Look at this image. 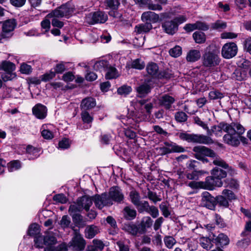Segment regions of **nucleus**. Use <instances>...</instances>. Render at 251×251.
<instances>
[{
    "label": "nucleus",
    "instance_id": "1",
    "mask_svg": "<svg viewBox=\"0 0 251 251\" xmlns=\"http://www.w3.org/2000/svg\"><path fill=\"white\" fill-rule=\"evenodd\" d=\"M34 242L37 248H43L45 246L44 251H54V246L57 243V239L53 233L48 232L45 235L36 237Z\"/></svg>",
    "mask_w": 251,
    "mask_h": 251
},
{
    "label": "nucleus",
    "instance_id": "2",
    "mask_svg": "<svg viewBox=\"0 0 251 251\" xmlns=\"http://www.w3.org/2000/svg\"><path fill=\"white\" fill-rule=\"evenodd\" d=\"M140 105L139 110L134 114L132 120H135L136 123L142 121H147L150 118L153 104L151 102H148L147 100H143L138 101Z\"/></svg>",
    "mask_w": 251,
    "mask_h": 251
},
{
    "label": "nucleus",
    "instance_id": "3",
    "mask_svg": "<svg viewBox=\"0 0 251 251\" xmlns=\"http://www.w3.org/2000/svg\"><path fill=\"white\" fill-rule=\"evenodd\" d=\"M236 127L238 126H236ZM238 131L236 134L234 133V129L231 126H228L226 134L223 136L224 142L231 146L237 147L239 146V135L243 134V129L242 127L238 126Z\"/></svg>",
    "mask_w": 251,
    "mask_h": 251
},
{
    "label": "nucleus",
    "instance_id": "4",
    "mask_svg": "<svg viewBox=\"0 0 251 251\" xmlns=\"http://www.w3.org/2000/svg\"><path fill=\"white\" fill-rule=\"evenodd\" d=\"M211 176H207L211 179L209 181L212 185L210 188L213 190L215 187H221L223 185L221 179L226 176V173L223 169L218 167L214 168L211 172Z\"/></svg>",
    "mask_w": 251,
    "mask_h": 251
},
{
    "label": "nucleus",
    "instance_id": "5",
    "mask_svg": "<svg viewBox=\"0 0 251 251\" xmlns=\"http://www.w3.org/2000/svg\"><path fill=\"white\" fill-rule=\"evenodd\" d=\"M220 61L219 51L215 50L206 51L202 56V64L207 68L218 66Z\"/></svg>",
    "mask_w": 251,
    "mask_h": 251
},
{
    "label": "nucleus",
    "instance_id": "6",
    "mask_svg": "<svg viewBox=\"0 0 251 251\" xmlns=\"http://www.w3.org/2000/svg\"><path fill=\"white\" fill-rule=\"evenodd\" d=\"M74 6L70 3L61 6L47 15L49 18H62L65 17L69 18L74 12Z\"/></svg>",
    "mask_w": 251,
    "mask_h": 251
},
{
    "label": "nucleus",
    "instance_id": "7",
    "mask_svg": "<svg viewBox=\"0 0 251 251\" xmlns=\"http://www.w3.org/2000/svg\"><path fill=\"white\" fill-rule=\"evenodd\" d=\"M193 151L195 152V158L202 161L203 163L208 162V160L205 158L206 156L213 157L215 154L212 150L202 146L194 147Z\"/></svg>",
    "mask_w": 251,
    "mask_h": 251
},
{
    "label": "nucleus",
    "instance_id": "8",
    "mask_svg": "<svg viewBox=\"0 0 251 251\" xmlns=\"http://www.w3.org/2000/svg\"><path fill=\"white\" fill-rule=\"evenodd\" d=\"M108 19L107 15L102 11H97L89 13L85 18V21L90 25L104 23Z\"/></svg>",
    "mask_w": 251,
    "mask_h": 251
},
{
    "label": "nucleus",
    "instance_id": "9",
    "mask_svg": "<svg viewBox=\"0 0 251 251\" xmlns=\"http://www.w3.org/2000/svg\"><path fill=\"white\" fill-rule=\"evenodd\" d=\"M238 51L236 44L233 42L225 44L222 47L221 54L226 59H230L235 56Z\"/></svg>",
    "mask_w": 251,
    "mask_h": 251
},
{
    "label": "nucleus",
    "instance_id": "10",
    "mask_svg": "<svg viewBox=\"0 0 251 251\" xmlns=\"http://www.w3.org/2000/svg\"><path fill=\"white\" fill-rule=\"evenodd\" d=\"M108 198L110 199L112 202L114 201L120 203L124 200V195L120 187L114 186L110 188Z\"/></svg>",
    "mask_w": 251,
    "mask_h": 251
},
{
    "label": "nucleus",
    "instance_id": "11",
    "mask_svg": "<svg viewBox=\"0 0 251 251\" xmlns=\"http://www.w3.org/2000/svg\"><path fill=\"white\" fill-rule=\"evenodd\" d=\"M16 26L14 20H8L5 21L2 25V31L0 34V41L8 37V34L12 32Z\"/></svg>",
    "mask_w": 251,
    "mask_h": 251
},
{
    "label": "nucleus",
    "instance_id": "12",
    "mask_svg": "<svg viewBox=\"0 0 251 251\" xmlns=\"http://www.w3.org/2000/svg\"><path fill=\"white\" fill-rule=\"evenodd\" d=\"M228 126L226 123H221L218 126H213L207 131L208 136L210 137L213 134L217 137H220L222 135L223 131L226 132Z\"/></svg>",
    "mask_w": 251,
    "mask_h": 251
},
{
    "label": "nucleus",
    "instance_id": "13",
    "mask_svg": "<svg viewBox=\"0 0 251 251\" xmlns=\"http://www.w3.org/2000/svg\"><path fill=\"white\" fill-rule=\"evenodd\" d=\"M94 201L96 206L99 209H101L104 206L111 205L113 204L105 193L102 194L101 195L95 196Z\"/></svg>",
    "mask_w": 251,
    "mask_h": 251
},
{
    "label": "nucleus",
    "instance_id": "14",
    "mask_svg": "<svg viewBox=\"0 0 251 251\" xmlns=\"http://www.w3.org/2000/svg\"><path fill=\"white\" fill-rule=\"evenodd\" d=\"M199 144L210 145L214 143L211 137L203 134H191V142Z\"/></svg>",
    "mask_w": 251,
    "mask_h": 251
},
{
    "label": "nucleus",
    "instance_id": "15",
    "mask_svg": "<svg viewBox=\"0 0 251 251\" xmlns=\"http://www.w3.org/2000/svg\"><path fill=\"white\" fill-rule=\"evenodd\" d=\"M135 2L141 7H147L150 10L161 11L162 7L159 4H154L152 0H135Z\"/></svg>",
    "mask_w": 251,
    "mask_h": 251
},
{
    "label": "nucleus",
    "instance_id": "16",
    "mask_svg": "<svg viewBox=\"0 0 251 251\" xmlns=\"http://www.w3.org/2000/svg\"><path fill=\"white\" fill-rule=\"evenodd\" d=\"M47 107L41 103L36 104L32 108V113L38 119H44L47 116Z\"/></svg>",
    "mask_w": 251,
    "mask_h": 251
},
{
    "label": "nucleus",
    "instance_id": "17",
    "mask_svg": "<svg viewBox=\"0 0 251 251\" xmlns=\"http://www.w3.org/2000/svg\"><path fill=\"white\" fill-rule=\"evenodd\" d=\"M208 29V25L200 21H198L194 24H187L184 26V29L187 32H191L195 29L206 30Z\"/></svg>",
    "mask_w": 251,
    "mask_h": 251
},
{
    "label": "nucleus",
    "instance_id": "18",
    "mask_svg": "<svg viewBox=\"0 0 251 251\" xmlns=\"http://www.w3.org/2000/svg\"><path fill=\"white\" fill-rule=\"evenodd\" d=\"M158 100L160 105L164 107L166 109H170L172 107V105L175 101V98L168 94L160 96Z\"/></svg>",
    "mask_w": 251,
    "mask_h": 251
},
{
    "label": "nucleus",
    "instance_id": "19",
    "mask_svg": "<svg viewBox=\"0 0 251 251\" xmlns=\"http://www.w3.org/2000/svg\"><path fill=\"white\" fill-rule=\"evenodd\" d=\"M201 201L203 204L209 209L214 207L216 204V198L212 197L208 192L202 193Z\"/></svg>",
    "mask_w": 251,
    "mask_h": 251
},
{
    "label": "nucleus",
    "instance_id": "20",
    "mask_svg": "<svg viewBox=\"0 0 251 251\" xmlns=\"http://www.w3.org/2000/svg\"><path fill=\"white\" fill-rule=\"evenodd\" d=\"M211 178L206 177L204 181H191L189 183L188 186L193 189L202 188L211 190L212 185L209 181Z\"/></svg>",
    "mask_w": 251,
    "mask_h": 251
},
{
    "label": "nucleus",
    "instance_id": "21",
    "mask_svg": "<svg viewBox=\"0 0 251 251\" xmlns=\"http://www.w3.org/2000/svg\"><path fill=\"white\" fill-rule=\"evenodd\" d=\"M71 245L75 250L82 251L85 247V240L80 235L76 234L73 238Z\"/></svg>",
    "mask_w": 251,
    "mask_h": 251
},
{
    "label": "nucleus",
    "instance_id": "22",
    "mask_svg": "<svg viewBox=\"0 0 251 251\" xmlns=\"http://www.w3.org/2000/svg\"><path fill=\"white\" fill-rule=\"evenodd\" d=\"M162 27L166 33L171 35L175 33L178 29L177 24L173 20L164 22L162 25Z\"/></svg>",
    "mask_w": 251,
    "mask_h": 251
},
{
    "label": "nucleus",
    "instance_id": "23",
    "mask_svg": "<svg viewBox=\"0 0 251 251\" xmlns=\"http://www.w3.org/2000/svg\"><path fill=\"white\" fill-rule=\"evenodd\" d=\"M141 19L144 22L150 21L155 23L160 21V17L158 14L153 12L147 11L142 14Z\"/></svg>",
    "mask_w": 251,
    "mask_h": 251
},
{
    "label": "nucleus",
    "instance_id": "24",
    "mask_svg": "<svg viewBox=\"0 0 251 251\" xmlns=\"http://www.w3.org/2000/svg\"><path fill=\"white\" fill-rule=\"evenodd\" d=\"M79 205L82 209H84L86 211H88L90 207L93 203L92 198L87 196H84L77 200Z\"/></svg>",
    "mask_w": 251,
    "mask_h": 251
},
{
    "label": "nucleus",
    "instance_id": "25",
    "mask_svg": "<svg viewBox=\"0 0 251 251\" xmlns=\"http://www.w3.org/2000/svg\"><path fill=\"white\" fill-rule=\"evenodd\" d=\"M212 242L215 243L217 246L223 247L229 244L228 237L223 233H220L215 238L213 239Z\"/></svg>",
    "mask_w": 251,
    "mask_h": 251
},
{
    "label": "nucleus",
    "instance_id": "26",
    "mask_svg": "<svg viewBox=\"0 0 251 251\" xmlns=\"http://www.w3.org/2000/svg\"><path fill=\"white\" fill-rule=\"evenodd\" d=\"M201 57V53L199 50H191L187 53L186 60L190 62H195L199 60Z\"/></svg>",
    "mask_w": 251,
    "mask_h": 251
},
{
    "label": "nucleus",
    "instance_id": "27",
    "mask_svg": "<svg viewBox=\"0 0 251 251\" xmlns=\"http://www.w3.org/2000/svg\"><path fill=\"white\" fill-rule=\"evenodd\" d=\"M164 145L167 147L169 153L172 152H183L185 151V149L182 147L173 142H164Z\"/></svg>",
    "mask_w": 251,
    "mask_h": 251
},
{
    "label": "nucleus",
    "instance_id": "28",
    "mask_svg": "<svg viewBox=\"0 0 251 251\" xmlns=\"http://www.w3.org/2000/svg\"><path fill=\"white\" fill-rule=\"evenodd\" d=\"M247 72L242 69H237L233 72L230 77L234 80L242 81L247 77Z\"/></svg>",
    "mask_w": 251,
    "mask_h": 251
},
{
    "label": "nucleus",
    "instance_id": "29",
    "mask_svg": "<svg viewBox=\"0 0 251 251\" xmlns=\"http://www.w3.org/2000/svg\"><path fill=\"white\" fill-rule=\"evenodd\" d=\"M96 104V101L92 98H87L83 99L81 103L82 110H87L94 107Z\"/></svg>",
    "mask_w": 251,
    "mask_h": 251
},
{
    "label": "nucleus",
    "instance_id": "30",
    "mask_svg": "<svg viewBox=\"0 0 251 251\" xmlns=\"http://www.w3.org/2000/svg\"><path fill=\"white\" fill-rule=\"evenodd\" d=\"M123 214L124 217L128 220H132L135 218L137 214L136 210L130 206H126L123 210Z\"/></svg>",
    "mask_w": 251,
    "mask_h": 251
},
{
    "label": "nucleus",
    "instance_id": "31",
    "mask_svg": "<svg viewBox=\"0 0 251 251\" xmlns=\"http://www.w3.org/2000/svg\"><path fill=\"white\" fill-rule=\"evenodd\" d=\"M148 74L152 77H159V68L157 65L153 62L149 63L146 67Z\"/></svg>",
    "mask_w": 251,
    "mask_h": 251
},
{
    "label": "nucleus",
    "instance_id": "32",
    "mask_svg": "<svg viewBox=\"0 0 251 251\" xmlns=\"http://www.w3.org/2000/svg\"><path fill=\"white\" fill-rule=\"evenodd\" d=\"M145 63L140 59H136L126 65L128 68H133L138 70H142L145 67Z\"/></svg>",
    "mask_w": 251,
    "mask_h": 251
},
{
    "label": "nucleus",
    "instance_id": "33",
    "mask_svg": "<svg viewBox=\"0 0 251 251\" xmlns=\"http://www.w3.org/2000/svg\"><path fill=\"white\" fill-rule=\"evenodd\" d=\"M15 70V65L8 61H2L0 62V70L3 71L4 72H10L14 71Z\"/></svg>",
    "mask_w": 251,
    "mask_h": 251
},
{
    "label": "nucleus",
    "instance_id": "34",
    "mask_svg": "<svg viewBox=\"0 0 251 251\" xmlns=\"http://www.w3.org/2000/svg\"><path fill=\"white\" fill-rule=\"evenodd\" d=\"M123 229L129 234L136 235L139 231V227L133 223H129L123 225Z\"/></svg>",
    "mask_w": 251,
    "mask_h": 251
},
{
    "label": "nucleus",
    "instance_id": "35",
    "mask_svg": "<svg viewBox=\"0 0 251 251\" xmlns=\"http://www.w3.org/2000/svg\"><path fill=\"white\" fill-rule=\"evenodd\" d=\"M26 151L28 155L29 159H33L39 156L40 150L32 146L28 145L26 147Z\"/></svg>",
    "mask_w": 251,
    "mask_h": 251
},
{
    "label": "nucleus",
    "instance_id": "36",
    "mask_svg": "<svg viewBox=\"0 0 251 251\" xmlns=\"http://www.w3.org/2000/svg\"><path fill=\"white\" fill-rule=\"evenodd\" d=\"M138 95L140 97H143L150 93L151 87L148 84H142L136 88Z\"/></svg>",
    "mask_w": 251,
    "mask_h": 251
},
{
    "label": "nucleus",
    "instance_id": "37",
    "mask_svg": "<svg viewBox=\"0 0 251 251\" xmlns=\"http://www.w3.org/2000/svg\"><path fill=\"white\" fill-rule=\"evenodd\" d=\"M99 232L97 226L92 225L86 227L85 236L89 239L93 238Z\"/></svg>",
    "mask_w": 251,
    "mask_h": 251
},
{
    "label": "nucleus",
    "instance_id": "38",
    "mask_svg": "<svg viewBox=\"0 0 251 251\" xmlns=\"http://www.w3.org/2000/svg\"><path fill=\"white\" fill-rule=\"evenodd\" d=\"M152 27L151 23L147 22L135 26V31L139 34L149 32Z\"/></svg>",
    "mask_w": 251,
    "mask_h": 251
},
{
    "label": "nucleus",
    "instance_id": "39",
    "mask_svg": "<svg viewBox=\"0 0 251 251\" xmlns=\"http://www.w3.org/2000/svg\"><path fill=\"white\" fill-rule=\"evenodd\" d=\"M129 200L135 206L139 203L141 201V197L139 193L135 189H132L129 193Z\"/></svg>",
    "mask_w": 251,
    "mask_h": 251
},
{
    "label": "nucleus",
    "instance_id": "40",
    "mask_svg": "<svg viewBox=\"0 0 251 251\" xmlns=\"http://www.w3.org/2000/svg\"><path fill=\"white\" fill-rule=\"evenodd\" d=\"M119 74L117 69L112 66H109L107 68L105 77L106 79H110L116 78L118 77Z\"/></svg>",
    "mask_w": 251,
    "mask_h": 251
},
{
    "label": "nucleus",
    "instance_id": "41",
    "mask_svg": "<svg viewBox=\"0 0 251 251\" xmlns=\"http://www.w3.org/2000/svg\"><path fill=\"white\" fill-rule=\"evenodd\" d=\"M205 174H208V172L203 170L194 171L191 173H188L186 177L190 180H198L200 176Z\"/></svg>",
    "mask_w": 251,
    "mask_h": 251
},
{
    "label": "nucleus",
    "instance_id": "42",
    "mask_svg": "<svg viewBox=\"0 0 251 251\" xmlns=\"http://www.w3.org/2000/svg\"><path fill=\"white\" fill-rule=\"evenodd\" d=\"M193 38L197 44H202L206 41L205 34L201 31H196L193 34Z\"/></svg>",
    "mask_w": 251,
    "mask_h": 251
},
{
    "label": "nucleus",
    "instance_id": "43",
    "mask_svg": "<svg viewBox=\"0 0 251 251\" xmlns=\"http://www.w3.org/2000/svg\"><path fill=\"white\" fill-rule=\"evenodd\" d=\"M199 241L201 246L206 250H210L213 246L212 240L207 237H201L200 238Z\"/></svg>",
    "mask_w": 251,
    "mask_h": 251
},
{
    "label": "nucleus",
    "instance_id": "44",
    "mask_svg": "<svg viewBox=\"0 0 251 251\" xmlns=\"http://www.w3.org/2000/svg\"><path fill=\"white\" fill-rule=\"evenodd\" d=\"M21 167V162L18 160H13L7 164L9 172H12L16 171Z\"/></svg>",
    "mask_w": 251,
    "mask_h": 251
},
{
    "label": "nucleus",
    "instance_id": "45",
    "mask_svg": "<svg viewBox=\"0 0 251 251\" xmlns=\"http://www.w3.org/2000/svg\"><path fill=\"white\" fill-rule=\"evenodd\" d=\"M135 206L137 208L138 211L140 213H142L144 211H148V209L150 208V206L147 201H140L139 202V203L137 205H136Z\"/></svg>",
    "mask_w": 251,
    "mask_h": 251
},
{
    "label": "nucleus",
    "instance_id": "46",
    "mask_svg": "<svg viewBox=\"0 0 251 251\" xmlns=\"http://www.w3.org/2000/svg\"><path fill=\"white\" fill-rule=\"evenodd\" d=\"M226 187L230 188L233 189H237L239 185L237 180L231 178H228L225 180Z\"/></svg>",
    "mask_w": 251,
    "mask_h": 251
},
{
    "label": "nucleus",
    "instance_id": "47",
    "mask_svg": "<svg viewBox=\"0 0 251 251\" xmlns=\"http://www.w3.org/2000/svg\"><path fill=\"white\" fill-rule=\"evenodd\" d=\"M164 242L167 248L172 249L176 244V242L173 237L171 236H166L164 238Z\"/></svg>",
    "mask_w": 251,
    "mask_h": 251
},
{
    "label": "nucleus",
    "instance_id": "48",
    "mask_svg": "<svg viewBox=\"0 0 251 251\" xmlns=\"http://www.w3.org/2000/svg\"><path fill=\"white\" fill-rule=\"evenodd\" d=\"M40 232L39 226L37 224H31L28 230V234L31 236H34Z\"/></svg>",
    "mask_w": 251,
    "mask_h": 251
},
{
    "label": "nucleus",
    "instance_id": "49",
    "mask_svg": "<svg viewBox=\"0 0 251 251\" xmlns=\"http://www.w3.org/2000/svg\"><path fill=\"white\" fill-rule=\"evenodd\" d=\"M216 202L224 207H227L229 205L228 200L224 195L217 196L216 197Z\"/></svg>",
    "mask_w": 251,
    "mask_h": 251
},
{
    "label": "nucleus",
    "instance_id": "50",
    "mask_svg": "<svg viewBox=\"0 0 251 251\" xmlns=\"http://www.w3.org/2000/svg\"><path fill=\"white\" fill-rule=\"evenodd\" d=\"M241 236L243 237H250V238H251V221L246 222L244 230L242 232Z\"/></svg>",
    "mask_w": 251,
    "mask_h": 251
},
{
    "label": "nucleus",
    "instance_id": "51",
    "mask_svg": "<svg viewBox=\"0 0 251 251\" xmlns=\"http://www.w3.org/2000/svg\"><path fill=\"white\" fill-rule=\"evenodd\" d=\"M175 117L177 122L183 123L187 121L188 116L185 112L178 111L175 113Z\"/></svg>",
    "mask_w": 251,
    "mask_h": 251
},
{
    "label": "nucleus",
    "instance_id": "52",
    "mask_svg": "<svg viewBox=\"0 0 251 251\" xmlns=\"http://www.w3.org/2000/svg\"><path fill=\"white\" fill-rule=\"evenodd\" d=\"M184 246L185 248L190 251H193L196 249V242L193 240L187 239L184 243Z\"/></svg>",
    "mask_w": 251,
    "mask_h": 251
},
{
    "label": "nucleus",
    "instance_id": "53",
    "mask_svg": "<svg viewBox=\"0 0 251 251\" xmlns=\"http://www.w3.org/2000/svg\"><path fill=\"white\" fill-rule=\"evenodd\" d=\"M181 48L180 46H176L169 50L171 56L174 57H177L181 54Z\"/></svg>",
    "mask_w": 251,
    "mask_h": 251
},
{
    "label": "nucleus",
    "instance_id": "54",
    "mask_svg": "<svg viewBox=\"0 0 251 251\" xmlns=\"http://www.w3.org/2000/svg\"><path fill=\"white\" fill-rule=\"evenodd\" d=\"M131 90L132 89L130 86L123 85L118 89L117 92L119 94L121 95H127Z\"/></svg>",
    "mask_w": 251,
    "mask_h": 251
},
{
    "label": "nucleus",
    "instance_id": "55",
    "mask_svg": "<svg viewBox=\"0 0 251 251\" xmlns=\"http://www.w3.org/2000/svg\"><path fill=\"white\" fill-rule=\"evenodd\" d=\"M3 81H7L8 80H11L16 77V74L14 71L10 72H4L1 75Z\"/></svg>",
    "mask_w": 251,
    "mask_h": 251
},
{
    "label": "nucleus",
    "instance_id": "56",
    "mask_svg": "<svg viewBox=\"0 0 251 251\" xmlns=\"http://www.w3.org/2000/svg\"><path fill=\"white\" fill-rule=\"evenodd\" d=\"M209 97L211 100L220 99L224 97V95L218 90H213L209 92Z\"/></svg>",
    "mask_w": 251,
    "mask_h": 251
},
{
    "label": "nucleus",
    "instance_id": "57",
    "mask_svg": "<svg viewBox=\"0 0 251 251\" xmlns=\"http://www.w3.org/2000/svg\"><path fill=\"white\" fill-rule=\"evenodd\" d=\"M81 210H82V208H81V207L79 205L77 201H76V202L75 203L71 204L70 206V207L69 209V212L70 214V213H78V212H80Z\"/></svg>",
    "mask_w": 251,
    "mask_h": 251
},
{
    "label": "nucleus",
    "instance_id": "58",
    "mask_svg": "<svg viewBox=\"0 0 251 251\" xmlns=\"http://www.w3.org/2000/svg\"><path fill=\"white\" fill-rule=\"evenodd\" d=\"M81 118L84 123H90L93 121V118L89 113L86 110H82L81 112Z\"/></svg>",
    "mask_w": 251,
    "mask_h": 251
},
{
    "label": "nucleus",
    "instance_id": "59",
    "mask_svg": "<svg viewBox=\"0 0 251 251\" xmlns=\"http://www.w3.org/2000/svg\"><path fill=\"white\" fill-rule=\"evenodd\" d=\"M53 200L56 202L61 203H66L68 200L66 197L63 194L54 195L53 197Z\"/></svg>",
    "mask_w": 251,
    "mask_h": 251
},
{
    "label": "nucleus",
    "instance_id": "60",
    "mask_svg": "<svg viewBox=\"0 0 251 251\" xmlns=\"http://www.w3.org/2000/svg\"><path fill=\"white\" fill-rule=\"evenodd\" d=\"M152 223L153 221L150 217H145L141 222V225L145 228H149L151 226Z\"/></svg>",
    "mask_w": 251,
    "mask_h": 251
},
{
    "label": "nucleus",
    "instance_id": "61",
    "mask_svg": "<svg viewBox=\"0 0 251 251\" xmlns=\"http://www.w3.org/2000/svg\"><path fill=\"white\" fill-rule=\"evenodd\" d=\"M20 71L23 74L28 75L32 72V68L30 65L23 63L21 65Z\"/></svg>",
    "mask_w": 251,
    "mask_h": 251
},
{
    "label": "nucleus",
    "instance_id": "62",
    "mask_svg": "<svg viewBox=\"0 0 251 251\" xmlns=\"http://www.w3.org/2000/svg\"><path fill=\"white\" fill-rule=\"evenodd\" d=\"M212 27L215 29L222 30L226 28V24L224 21L218 20L213 24Z\"/></svg>",
    "mask_w": 251,
    "mask_h": 251
},
{
    "label": "nucleus",
    "instance_id": "63",
    "mask_svg": "<svg viewBox=\"0 0 251 251\" xmlns=\"http://www.w3.org/2000/svg\"><path fill=\"white\" fill-rule=\"evenodd\" d=\"M70 144L71 142L69 139L64 138L59 142V148L63 150L68 149L70 147Z\"/></svg>",
    "mask_w": 251,
    "mask_h": 251
},
{
    "label": "nucleus",
    "instance_id": "64",
    "mask_svg": "<svg viewBox=\"0 0 251 251\" xmlns=\"http://www.w3.org/2000/svg\"><path fill=\"white\" fill-rule=\"evenodd\" d=\"M160 209L164 217H167L170 215L167 204L166 202H162L160 204Z\"/></svg>",
    "mask_w": 251,
    "mask_h": 251
}]
</instances>
